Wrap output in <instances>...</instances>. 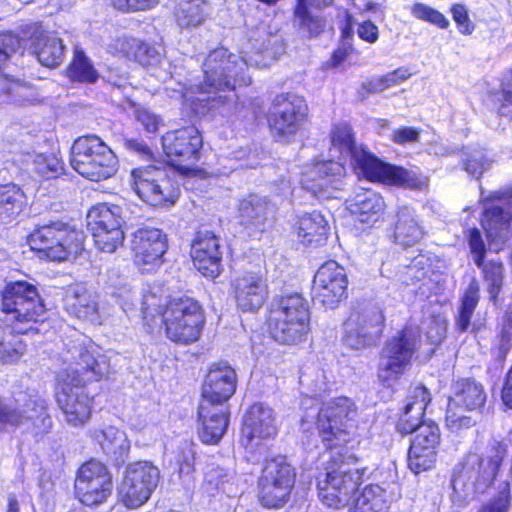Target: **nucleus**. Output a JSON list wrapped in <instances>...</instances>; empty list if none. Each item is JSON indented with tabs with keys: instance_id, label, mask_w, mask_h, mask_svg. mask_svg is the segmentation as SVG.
I'll return each instance as SVG.
<instances>
[{
	"instance_id": "obj_1",
	"label": "nucleus",
	"mask_w": 512,
	"mask_h": 512,
	"mask_svg": "<svg viewBox=\"0 0 512 512\" xmlns=\"http://www.w3.org/2000/svg\"><path fill=\"white\" fill-rule=\"evenodd\" d=\"M0 310V363L11 364L26 352V344L19 335L41 320L46 308L35 285L15 281L7 283L1 291Z\"/></svg>"
},
{
	"instance_id": "obj_2",
	"label": "nucleus",
	"mask_w": 512,
	"mask_h": 512,
	"mask_svg": "<svg viewBox=\"0 0 512 512\" xmlns=\"http://www.w3.org/2000/svg\"><path fill=\"white\" fill-rule=\"evenodd\" d=\"M70 362L68 377L71 385L65 384L57 395V403L63 411L66 421L72 426L83 425L91 415V399L83 385L99 381L110 371V362L106 355L95 354L83 346H74L69 350Z\"/></svg>"
},
{
	"instance_id": "obj_3",
	"label": "nucleus",
	"mask_w": 512,
	"mask_h": 512,
	"mask_svg": "<svg viewBox=\"0 0 512 512\" xmlns=\"http://www.w3.org/2000/svg\"><path fill=\"white\" fill-rule=\"evenodd\" d=\"M507 446L498 440L488 442L482 453H468L455 467L452 477L453 498L467 503L477 493H484L495 481Z\"/></svg>"
},
{
	"instance_id": "obj_4",
	"label": "nucleus",
	"mask_w": 512,
	"mask_h": 512,
	"mask_svg": "<svg viewBox=\"0 0 512 512\" xmlns=\"http://www.w3.org/2000/svg\"><path fill=\"white\" fill-rule=\"evenodd\" d=\"M331 142L332 149H337L342 158H350L351 165L358 176L407 187H416L419 183L412 171L383 163L363 146H357L352 129L347 124L334 127Z\"/></svg>"
},
{
	"instance_id": "obj_5",
	"label": "nucleus",
	"mask_w": 512,
	"mask_h": 512,
	"mask_svg": "<svg viewBox=\"0 0 512 512\" xmlns=\"http://www.w3.org/2000/svg\"><path fill=\"white\" fill-rule=\"evenodd\" d=\"M318 478V497L327 507L339 509L345 507L357 490L364 469L357 467L353 455L334 453Z\"/></svg>"
},
{
	"instance_id": "obj_6",
	"label": "nucleus",
	"mask_w": 512,
	"mask_h": 512,
	"mask_svg": "<svg viewBox=\"0 0 512 512\" xmlns=\"http://www.w3.org/2000/svg\"><path fill=\"white\" fill-rule=\"evenodd\" d=\"M308 302L298 293L283 295L273 300L268 327L273 339L282 344H296L309 331Z\"/></svg>"
},
{
	"instance_id": "obj_7",
	"label": "nucleus",
	"mask_w": 512,
	"mask_h": 512,
	"mask_svg": "<svg viewBox=\"0 0 512 512\" xmlns=\"http://www.w3.org/2000/svg\"><path fill=\"white\" fill-rule=\"evenodd\" d=\"M84 240L83 231L59 220L38 224L28 237L30 247L52 261L76 258L84 250Z\"/></svg>"
},
{
	"instance_id": "obj_8",
	"label": "nucleus",
	"mask_w": 512,
	"mask_h": 512,
	"mask_svg": "<svg viewBox=\"0 0 512 512\" xmlns=\"http://www.w3.org/2000/svg\"><path fill=\"white\" fill-rule=\"evenodd\" d=\"M27 426V430L39 440L52 429V419L46 401L28 392H19L12 399L0 397V426Z\"/></svg>"
},
{
	"instance_id": "obj_9",
	"label": "nucleus",
	"mask_w": 512,
	"mask_h": 512,
	"mask_svg": "<svg viewBox=\"0 0 512 512\" xmlns=\"http://www.w3.org/2000/svg\"><path fill=\"white\" fill-rule=\"evenodd\" d=\"M419 346V332L408 326L385 341L377 366V378L383 386H393L406 373Z\"/></svg>"
},
{
	"instance_id": "obj_10",
	"label": "nucleus",
	"mask_w": 512,
	"mask_h": 512,
	"mask_svg": "<svg viewBox=\"0 0 512 512\" xmlns=\"http://www.w3.org/2000/svg\"><path fill=\"white\" fill-rule=\"evenodd\" d=\"M248 64L243 57L230 53L220 47L207 56L203 63V81L198 89L201 92H217L234 90L237 85L251 83V77L246 73Z\"/></svg>"
},
{
	"instance_id": "obj_11",
	"label": "nucleus",
	"mask_w": 512,
	"mask_h": 512,
	"mask_svg": "<svg viewBox=\"0 0 512 512\" xmlns=\"http://www.w3.org/2000/svg\"><path fill=\"white\" fill-rule=\"evenodd\" d=\"M70 164L91 181L108 179L117 171V158L112 149L96 135L76 139L71 147Z\"/></svg>"
},
{
	"instance_id": "obj_12",
	"label": "nucleus",
	"mask_w": 512,
	"mask_h": 512,
	"mask_svg": "<svg viewBox=\"0 0 512 512\" xmlns=\"http://www.w3.org/2000/svg\"><path fill=\"white\" fill-rule=\"evenodd\" d=\"M204 322L202 307L191 297H175L164 308L166 335L173 342L189 344L197 341Z\"/></svg>"
},
{
	"instance_id": "obj_13",
	"label": "nucleus",
	"mask_w": 512,
	"mask_h": 512,
	"mask_svg": "<svg viewBox=\"0 0 512 512\" xmlns=\"http://www.w3.org/2000/svg\"><path fill=\"white\" fill-rule=\"evenodd\" d=\"M295 480V468L285 456L268 459L258 480L260 503L266 508H282L290 499Z\"/></svg>"
},
{
	"instance_id": "obj_14",
	"label": "nucleus",
	"mask_w": 512,
	"mask_h": 512,
	"mask_svg": "<svg viewBox=\"0 0 512 512\" xmlns=\"http://www.w3.org/2000/svg\"><path fill=\"white\" fill-rule=\"evenodd\" d=\"M357 406L348 397H338L323 404L317 412L316 425L324 442L330 449L346 442L349 430L354 427Z\"/></svg>"
},
{
	"instance_id": "obj_15",
	"label": "nucleus",
	"mask_w": 512,
	"mask_h": 512,
	"mask_svg": "<svg viewBox=\"0 0 512 512\" xmlns=\"http://www.w3.org/2000/svg\"><path fill=\"white\" fill-rule=\"evenodd\" d=\"M278 432L274 410L262 402L251 405L243 416L241 443L247 453L258 461L267 453L265 441L273 439Z\"/></svg>"
},
{
	"instance_id": "obj_16",
	"label": "nucleus",
	"mask_w": 512,
	"mask_h": 512,
	"mask_svg": "<svg viewBox=\"0 0 512 512\" xmlns=\"http://www.w3.org/2000/svg\"><path fill=\"white\" fill-rule=\"evenodd\" d=\"M385 328V315L376 306L353 310L344 323V344L363 350L378 344Z\"/></svg>"
},
{
	"instance_id": "obj_17",
	"label": "nucleus",
	"mask_w": 512,
	"mask_h": 512,
	"mask_svg": "<svg viewBox=\"0 0 512 512\" xmlns=\"http://www.w3.org/2000/svg\"><path fill=\"white\" fill-rule=\"evenodd\" d=\"M307 113L308 107L302 97L290 93L277 95L268 114L273 137L280 142H290L303 126Z\"/></svg>"
},
{
	"instance_id": "obj_18",
	"label": "nucleus",
	"mask_w": 512,
	"mask_h": 512,
	"mask_svg": "<svg viewBox=\"0 0 512 512\" xmlns=\"http://www.w3.org/2000/svg\"><path fill=\"white\" fill-rule=\"evenodd\" d=\"M159 480L160 471L152 462L130 463L118 489L120 501L129 509L142 506L157 488Z\"/></svg>"
},
{
	"instance_id": "obj_19",
	"label": "nucleus",
	"mask_w": 512,
	"mask_h": 512,
	"mask_svg": "<svg viewBox=\"0 0 512 512\" xmlns=\"http://www.w3.org/2000/svg\"><path fill=\"white\" fill-rule=\"evenodd\" d=\"M166 167L147 166L133 170L132 188L151 206L174 204L179 197V188L168 174Z\"/></svg>"
},
{
	"instance_id": "obj_20",
	"label": "nucleus",
	"mask_w": 512,
	"mask_h": 512,
	"mask_svg": "<svg viewBox=\"0 0 512 512\" xmlns=\"http://www.w3.org/2000/svg\"><path fill=\"white\" fill-rule=\"evenodd\" d=\"M481 202L483 205L482 226L487 238L497 246L503 245L510 236V223L512 219V187L485 195L481 188Z\"/></svg>"
},
{
	"instance_id": "obj_21",
	"label": "nucleus",
	"mask_w": 512,
	"mask_h": 512,
	"mask_svg": "<svg viewBox=\"0 0 512 512\" xmlns=\"http://www.w3.org/2000/svg\"><path fill=\"white\" fill-rule=\"evenodd\" d=\"M75 495L86 506H97L111 496L113 483L108 468L100 461L91 459L77 471L74 483Z\"/></svg>"
},
{
	"instance_id": "obj_22",
	"label": "nucleus",
	"mask_w": 512,
	"mask_h": 512,
	"mask_svg": "<svg viewBox=\"0 0 512 512\" xmlns=\"http://www.w3.org/2000/svg\"><path fill=\"white\" fill-rule=\"evenodd\" d=\"M202 137L194 126L167 132L162 136L163 150L171 166L182 174H188L199 160Z\"/></svg>"
},
{
	"instance_id": "obj_23",
	"label": "nucleus",
	"mask_w": 512,
	"mask_h": 512,
	"mask_svg": "<svg viewBox=\"0 0 512 512\" xmlns=\"http://www.w3.org/2000/svg\"><path fill=\"white\" fill-rule=\"evenodd\" d=\"M347 285L345 269L336 261H327L317 270L314 276L313 301L332 309L345 298Z\"/></svg>"
},
{
	"instance_id": "obj_24",
	"label": "nucleus",
	"mask_w": 512,
	"mask_h": 512,
	"mask_svg": "<svg viewBox=\"0 0 512 512\" xmlns=\"http://www.w3.org/2000/svg\"><path fill=\"white\" fill-rule=\"evenodd\" d=\"M236 306L243 312H256L269 296L267 278L260 271H244L231 281Z\"/></svg>"
},
{
	"instance_id": "obj_25",
	"label": "nucleus",
	"mask_w": 512,
	"mask_h": 512,
	"mask_svg": "<svg viewBox=\"0 0 512 512\" xmlns=\"http://www.w3.org/2000/svg\"><path fill=\"white\" fill-rule=\"evenodd\" d=\"M344 174L345 169L340 161H321L306 167L300 183L303 189L318 199H327L333 196L332 190L338 189Z\"/></svg>"
},
{
	"instance_id": "obj_26",
	"label": "nucleus",
	"mask_w": 512,
	"mask_h": 512,
	"mask_svg": "<svg viewBox=\"0 0 512 512\" xmlns=\"http://www.w3.org/2000/svg\"><path fill=\"white\" fill-rule=\"evenodd\" d=\"M237 375L227 363L213 364L202 385L200 403L227 406V401L236 391Z\"/></svg>"
},
{
	"instance_id": "obj_27",
	"label": "nucleus",
	"mask_w": 512,
	"mask_h": 512,
	"mask_svg": "<svg viewBox=\"0 0 512 512\" xmlns=\"http://www.w3.org/2000/svg\"><path fill=\"white\" fill-rule=\"evenodd\" d=\"M167 248V237L160 229L139 228L132 234L131 250L138 266H159Z\"/></svg>"
},
{
	"instance_id": "obj_28",
	"label": "nucleus",
	"mask_w": 512,
	"mask_h": 512,
	"mask_svg": "<svg viewBox=\"0 0 512 512\" xmlns=\"http://www.w3.org/2000/svg\"><path fill=\"white\" fill-rule=\"evenodd\" d=\"M191 257L204 276L213 278L219 275L222 252L217 236L210 231H199L191 244Z\"/></svg>"
},
{
	"instance_id": "obj_29",
	"label": "nucleus",
	"mask_w": 512,
	"mask_h": 512,
	"mask_svg": "<svg viewBox=\"0 0 512 512\" xmlns=\"http://www.w3.org/2000/svg\"><path fill=\"white\" fill-rule=\"evenodd\" d=\"M238 219L249 235L264 231L272 216V205L266 197L250 194L238 204Z\"/></svg>"
},
{
	"instance_id": "obj_30",
	"label": "nucleus",
	"mask_w": 512,
	"mask_h": 512,
	"mask_svg": "<svg viewBox=\"0 0 512 512\" xmlns=\"http://www.w3.org/2000/svg\"><path fill=\"white\" fill-rule=\"evenodd\" d=\"M64 305L68 313L79 319L100 322L98 295L90 291L85 283H75L66 289Z\"/></svg>"
},
{
	"instance_id": "obj_31",
	"label": "nucleus",
	"mask_w": 512,
	"mask_h": 512,
	"mask_svg": "<svg viewBox=\"0 0 512 512\" xmlns=\"http://www.w3.org/2000/svg\"><path fill=\"white\" fill-rule=\"evenodd\" d=\"M198 417L201 424L199 436L203 443L217 444L229 424L228 406H213L200 403Z\"/></svg>"
},
{
	"instance_id": "obj_32",
	"label": "nucleus",
	"mask_w": 512,
	"mask_h": 512,
	"mask_svg": "<svg viewBox=\"0 0 512 512\" xmlns=\"http://www.w3.org/2000/svg\"><path fill=\"white\" fill-rule=\"evenodd\" d=\"M385 203L382 197L370 190L357 194L348 201V209L355 221L372 226L382 215Z\"/></svg>"
},
{
	"instance_id": "obj_33",
	"label": "nucleus",
	"mask_w": 512,
	"mask_h": 512,
	"mask_svg": "<svg viewBox=\"0 0 512 512\" xmlns=\"http://www.w3.org/2000/svg\"><path fill=\"white\" fill-rule=\"evenodd\" d=\"M425 235V230L416 211L410 207H400L394 225L395 242L402 246H413Z\"/></svg>"
},
{
	"instance_id": "obj_34",
	"label": "nucleus",
	"mask_w": 512,
	"mask_h": 512,
	"mask_svg": "<svg viewBox=\"0 0 512 512\" xmlns=\"http://www.w3.org/2000/svg\"><path fill=\"white\" fill-rule=\"evenodd\" d=\"M486 401L483 385L474 379H459L452 385L449 405L472 411L480 409Z\"/></svg>"
},
{
	"instance_id": "obj_35",
	"label": "nucleus",
	"mask_w": 512,
	"mask_h": 512,
	"mask_svg": "<svg viewBox=\"0 0 512 512\" xmlns=\"http://www.w3.org/2000/svg\"><path fill=\"white\" fill-rule=\"evenodd\" d=\"M93 439L99 443L103 452L116 461H124L130 450V441L124 431L115 426H107L93 431Z\"/></svg>"
},
{
	"instance_id": "obj_36",
	"label": "nucleus",
	"mask_w": 512,
	"mask_h": 512,
	"mask_svg": "<svg viewBox=\"0 0 512 512\" xmlns=\"http://www.w3.org/2000/svg\"><path fill=\"white\" fill-rule=\"evenodd\" d=\"M32 50L38 61L47 67L59 65L65 53L62 40L54 34L36 33L32 40Z\"/></svg>"
},
{
	"instance_id": "obj_37",
	"label": "nucleus",
	"mask_w": 512,
	"mask_h": 512,
	"mask_svg": "<svg viewBox=\"0 0 512 512\" xmlns=\"http://www.w3.org/2000/svg\"><path fill=\"white\" fill-rule=\"evenodd\" d=\"M117 47L124 56L138 62L143 67H156L161 63V55L158 50L136 38H121L118 40Z\"/></svg>"
},
{
	"instance_id": "obj_38",
	"label": "nucleus",
	"mask_w": 512,
	"mask_h": 512,
	"mask_svg": "<svg viewBox=\"0 0 512 512\" xmlns=\"http://www.w3.org/2000/svg\"><path fill=\"white\" fill-rule=\"evenodd\" d=\"M328 230V221L321 212L316 210L299 216L296 224L298 237L307 244L321 242Z\"/></svg>"
},
{
	"instance_id": "obj_39",
	"label": "nucleus",
	"mask_w": 512,
	"mask_h": 512,
	"mask_svg": "<svg viewBox=\"0 0 512 512\" xmlns=\"http://www.w3.org/2000/svg\"><path fill=\"white\" fill-rule=\"evenodd\" d=\"M87 221L91 230L122 229V208L114 204H97L88 211Z\"/></svg>"
},
{
	"instance_id": "obj_40",
	"label": "nucleus",
	"mask_w": 512,
	"mask_h": 512,
	"mask_svg": "<svg viewBox=\"0 0 512 512\" xmlns=\"http://www.w3.org/2000/svg\"><path fill=\"white\" fill-rule=\"evenodd\" d=\"M27 202L22 189L15 184L0 185V221L10 222L23 210Z\"/></svg>"
},
{
	"instance_id": "obj_41",
	"label": "nucleus",
	"mask_w": 512,
	"mask_h": 512,
	"mask_svg": "<svg viewBox=\"0 0 512 512\" xmlns=\"http://www.w3.org/2000/svg\"><path fill=\"white\" fill-rule=\"evenodd\" d=\"M388 508L386 490L378 484H370L363 489L349 512H388Z\"/></svg>"
},
{
	"instance_id": "obj_42",
	"label": "nucleus",
	"mask_w": 512,
	"mask_h": 512,
	"mask_svg": "<svg viewBox=\"0 0 512 512\" xmlns=\"http://www.w3.org/2000/svg\"><path fill=\"white\" fill-rule=\"evenodd\" d=\"M208 11L205 0H181L175 11L177 24L186 29L197 27L205 21Z\"/></svg>"
},
{
	"instance_id": "obj_43",
	"label": "nucleus",
	"mask_w": 512,
	"mask_h": 512,
	"mask_svg": "<svg viewBox=\"0 0 512 512\" xmlns=\"http://www.w3.org/2000/svg\"><path fill=\"white\" fill-rule=\"evenodd\" d=\"M294 22L299 27L303 36L314 38L319 36L325 27V20L319 15H313L306 6V0H297L294 11Z\"/></svg>"
},
{
	"instance_id": "obj_44",
	"label": "nucleus",
	"mask_w": 512,
	"mask_h": 512,
	"mask_svg": "<svg viewBox=\"0 0 512 512\" xmlns=\"http://www.w3.org/2000/svg\"><path fill=\"white\" fill-rule=\"evenodd\" d=\"M477 267L482 270L486 289L491 300L495 301L502 289L504 281V267L502 262L493 259L487 262L482 260V265H477Z\"/></svg>"
},
{
	"instance_id": "obj_45",
	"label": "nucleus",
	"mask_w": 512,
	"mask_h": 512,
	"mask_svg": "<svg viewBox=\"0 0 512 512\" xmlns=\"http://www.w3.org/2000/svg\"><path fill=\"white\" fill-rule=\"evenodd\" d=\"M437 455V449L420 446L418 442H411L408 452V466L415 473L419 474L430 469Z\"/></svg>"
},
{
	"instance_id": "obj_46",
	"label": "nucleus",
	"mask_w": 512,
	"mask_h": 512,
	"mask_svg": "<svg viewBox=\"0 0 512 512\" xmlns=\"http://www.w3.org/2000/svg\"><path fill=\"white\" fill-rule=\"evenodd\" d=\"M478 300L479 287L476 283H471L465 291L456 317V327L460 332H465L469 328Z\"/></svg>"
},
{
	"instance_id": "obj_47",
	"label": "nucleus",
	"mask_w": 512,
	"mask_h": 512,
	"mask_svg": "<svg viewBox=\"0 0 512 512\" xmlns=\"http://www.w3.org/2000/svg\"><path fill=\"white\" fill-rule=\"evenodd\" d=\"M463 169L472 177L478 179L490 169L492 161L487 159L485 153L480 149L466 150L461 157Z\"/></svg>"
},
{
	"instance_id": "obj_48",
	"label": "nucleus",
	"mask_w": 512,
	"mask_h": 512,
	"mask_svg": "<svg viewBox=\"0 0 512 512\" xmlns=\"http://www.w3.org/2000/svg\"><path fill=\"white\" fill-rule=\"evenodd\" d=\"M33 169L44 179L57 178L64 170L63 163L53 153L37 154L33 159Z\"/></svg>"
},
{
	"instance_id": "obj_49",
	"label": "nucleus",
	"mask_w": 512,
	"mask_h": 512,
	"mask_svg": "<svg viewBox=\"0 0 512 512\" xmlns=\"http://www.w3.org/2000/svg\"><path fill=\"white\" fill-rule=\"evenodd\" d=\"M96 247L105 253H113L124 241V231L122 229H99L91 230Z\"/></svg>"
},
{
	"instance_id": "obj_50",
	"label": "nucleus",
	"mask_w": 512,
	"mask_h": 512,
	"mask_svg": "<svg viewBox=\"0 0 512 512\" xmlns=\"http://www.w3.org/2000/svg\"><path fill=\"white\" fill-rule=\"evenodd\" d=\"M69 73L72 80L80 82L93 83L98 78L96 70L82 51H76Z\"/></svg>"
},
{
	"instance_id": "obj_51",
	"label": "nucleus",
	"mask_w": 512,
	"mask_h": 512,
	"mask_svg": "<svg viewBox=\"0 0 512 512\" xmlns=\"http://www.w3.org/2000/svg\"><path fill=\"white\" fill-rule=\"evenodd\" d=\"M29 90L30 87L19 80L0 74V104L7 102L10 98H14L17 102L29 100L27 95Z\"/></svg>"
},
{
	"instance_id": "obj_52",
	"label": "nucleus",
	"mask_w": 512,
	"mask_h": 512,
	"mask_svg": "<svg viewBox=\"0 0 512 512\" xmlns=\"http://www.w3.org/2000/svg\"><path fill=\"white\" fill-rule=\"evenodd\" d=\"M410 11L416 19L429 22L441 29L449 27V20L441 12L424 3L413 4Z\"/></svg>"
},
{
	"instance_id": "obj_53",
	"label": "nucleus",
	"mask_w": 512,
	"mask_h": 512,
	"mask_svg": "<svg viewBox=\"0 0 512 512\" xmlns=\"http://www.w3.org/2000/svg\"><path fill=\"white\" fill-rule=\"evenodd\" d=\"M511 506L510 485L506 481L494 497L486 501L477 512H509Z\"/></svg>"
},
{
	"instance_id": "obj_54",
	"label": "nucleus",
	"mask_w": 512,
	"mask_h": 512,
	"mask_svg": "<svg viewBox=\"0 0 512 512\" xmlns=\"http://www.w3.org/2000/svg\"><path fill=\"white\" fill-rule=\"evenodd\" d=\"M430 401L431 395L427 388L422 385H418L411 390L407 397L405 407L408 411H414L417 415H423Z\"/></svg>"
},
{
	"instance_id": "obj_55",
	"label": "nucleus",
	"mask_w": 512,
	"mask_h": 512,
	"mask_svg": "<svg viewBox=\"0 0 512 512\" xmlns=\"http://www.w3.org/2000/svg\"><path fill=\"white\" fill-rule=\"evenodd\" d=\"M456 406L448 404L446 412V426L453 433H460L476 424V420L466 414L458 413Z\"/></svg>"
},
{
	"instance_id": "obj_56",
	"label": "nucleus",
	"mask_w": 512,
	"mask_h": 512,
	"mask_svg": "<svg viewBox=\"0 0 512 512\" xmlns=\"http://www.w3.org/2000/svg\"><path fill=\"white\" fill-rule=\"evenodd\" d=\"M439 441V427L434 422H428V424H422V426L418 427L417 433L411 442H418L420 446H430L433 449H437Z\"/></svg>"
},
{
	"instance_id": "obj_57",
	"label": "nucleus",
	"mask_w": 512,
	"mask_h": 512,
	"mask_svg": "<svg viewBox=\"0 0 512 512\" xmlns=\"http://www.w3.org/2000/svg\"><path fill=\"white\" fill-rule=\"evenodd\" d=\"M164 306L166 307L167 304L162 296L157 295L156 292H146L143 295L141 308L144 319L154 318L156 315L163 318Z\"/></svg>"
},
{
	"instance_id": "obj_58",
	"label": "nucleus",
	"mask_w": 512,
	"mask_h": 512,
	"mask_svg": "<svg viewBox=\"0 0 512 512\" xmlns=\"http://www.w3.org/2000/svg\"><path fill=\"white\" fill-rule=\"evenodd\" d=\"M423 415H417L414 411H408L406 407H404V412L399 418L397 422V430L402 435H407L410 433H417L418 427L422 426V424H427L426 422H421V418Z\"/></svg>"
},
{
	"instance_id": "obj_59",
	"label": "nucleus",
	"mask_w": 512,
	"mask_h": 512,
	"mask_svg": "<svg viewBox=\"0 0 512 512\" xmlns=\"http://www.w3.org/2000/svg\"><path fill=\"white\" fill-rule=\"evenodd\" d=\"M502 103L498 113L501 116L512 118V71L504 77L502 84Z\"/></svg>"
},
{
	"instance_id": "obj_60",
	"label": "nucleus",
	"mask_w": 512,
	"mask_h": 512,
	"mask_svg": "<svg viewBox=\"0 0 512 512\" xmlns=\"http://www.w3.org/2000/svg\"><path fill=\"white\" fill-rule=\"evenodd\" d=\"M158 0H111V4L122 12L146 11L153 8Z\"/></svg>"
},
{
	"instance_id": "obj_61",
	"label": "nucleus",
	"mask_w": 512,
	"mask_h": 512,
	"mask_svg": "<svg viewBox=\"0 0 512 512\" xmlns=\"http://www.w3.org/2000/svg\"><path fill=\"white\" fill-rule=\"evenodd\" d=\"M136 120L143 126L146 132L155 133L161 124V119L145 107H137L134 110Z\"/></svg>"
},
{
	"instance_id": "obj_62",
	"label": "nucleus",
	"mask_w": 512,
	"mask_h": 512,
	"mask_svg": "<svg viewBox=\"0 0 512 512\" xmlns=\"http://www.w3.org/2000/svg\"><path fill=\"white\" fill-rule=\"evenodd\" d=\"M453 20L462 34L469 35L474 30V24L469 19L468 11L462 4H455L451 7Z\"/></svg>"
},
{
	"instance_id": "obj_63",
	"label": "nucleus",
	"mask_w": 512,
	"mask_h": 512,
	"mask_svg": "<svg viewBox=\"0 0 512 512\" xmlns=\"http://www.w3.org/2000/svg\"><path fill=\"white\" fill-rule=\"evenodd\" d=\"M406 267L408 275L416 280H422L427 275L430 268L429 258L423 254H418Z\"/></svg>"
},
{
	"instance_id": "obj_64",
	"label": "nucleus",
	"mask_w": 512,
	"mask_h": 512,
	"mask_svg": "<svg viewBox=\"0 0 512 512\" xmlns=\"http://www.w3.org/2000/svg\"><path fill=\"white\" fill-rule=\"evenodd\" d=\"M469 246L476 265H482L485 256V244L478 229H472L469 233Z\"/></svg>"
}]
</instances>
